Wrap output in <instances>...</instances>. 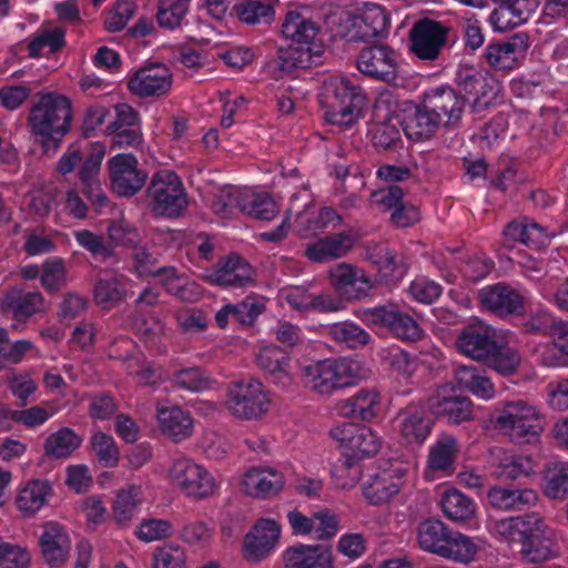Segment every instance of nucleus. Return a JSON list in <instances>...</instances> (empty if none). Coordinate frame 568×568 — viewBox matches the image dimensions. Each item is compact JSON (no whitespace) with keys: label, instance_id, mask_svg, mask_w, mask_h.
<instances>
[{"label":"nucleus","instance_id":"nucleus-57","mask_svg":"<svg viewBox=\"0 0 568 568\" xmlns=\"http://www.w3.org/2000/svg\"><path fill=\"white\" fill-rule=\"evenodd\" d=\"M40 282L48 293H57L67 284V268L62 258L52 257L41 265Z\"/></svg>","mask_w":568,"mask_h":568},{"label":"nucleus","instance_id":"nucleus-54","mask_svg":"<svg viewBox=\"0 0 568 568\" xmlns=\"http://www.w3.org/2000/svg\"><path fill=\"white\" fill-rule=\"evenodd\" d=\"M239 18L247 24H268L275 16L273 0H247L239 6Z\"/></svg>","mask_w":568,"mask_h":568},{"label":"nucleus","instance_id":"nucleus-30","mask_svg":"<svg viewBox=\"0 0 568 568\" xmlns=\"http://www.w3.org/2000/svg\"><path fill=\"white\" fill-rule=\"evenodd\" d=\"M479 300L484 307L499 316L520 314L524 311L521 296L501 283L481 288Z\"/></svg>","mask_w":568,"mask_h":568},{"label":"nucleus","instance_id":"nucleus-44","mask_svg":"<svg viewBox=\"0 0 568 568\" xmlns=\"http://www.w3.org/2000/svg\"><path fill=\"white\" fill-rule=\"evenodd\" d=\"M440 507L444 515L456 523L470 520L476 513L475 501L458 489L452 488L443 493Z\"/></svg>","mask_w":568,"mask_h":568},{"label":"nucleus","instance_id":"nucleus-26","mask_svg":"<svg viewBox=\"0 0 568 568\" xmlns=\"http://www.w3.org/2000/svg\"><path fill=\"white\" fill-rule=\"evenodd\" d=\"M355 235L343 231L321 237L305 247V256L315 263H327L345 257L354 247Z\"/></svg>","mask_w":568,"mask_h":568},{"label":"nucleus","instance_id":"nucleus-8","mask_svg":"<svg viewBox=\"0 0 568 568\" xmlns=\"http://www.w3.org/2000/svg\"><path fill=\"white\" fill-rule=\"evenodd\" d=\"M168 478L175 489L193 500L206 499L217 489L216 480L211 471L185 456L172 460L168 468Z\"/></svg>","mask_w":568,"mask_h":568},{"label":"nucleus","instance_id":"nucleus-47","mask_svg":"<svg viewBox=\"0 0 568 568\" xmlns=\"http://www.w3.org/2000/svg\"><path fill=\"white\" fill-rule=\"evenodd\" d=\"M542 493L554 500H565L568 497L567 462H554L547 466Z\"/></svg>","mask_w":568,"mask_h":568},{"label":"nucleus","instance_id":"nucleus-21","mask_svg":"<svg viewBox=\"0 0 568 568\" xmlns=\"http://www.w3.org/2000/svg\"><path fill=\"white\" fill-rule=\"evenodd\" d=\"M395 429L403 443L420 445L430 434L433 423L420 405L410 404L403 408L395 417Z\"/></svg>","mask_w":568,"mask_h":568},{"label":"nucleus","instance_id":"nucleus-4","mask_svg":"<svg viewBox=\"0 0 568 568\" xmlns=\"http://www.w3.org/2000/svg\"><path fill=\"white\" fill-rule=\"evenodd\" d=\"M494 425L511 442L527 444L538 439L545 429L546 418L538 405L514 399L496 409Z\"/></svg>","mask_w":568,"mask_h":568},{"label":"nucleus","instance_id":"nucleus-45","mask_svg":"<svg viewBox=\"0 0 568 568\" xmlns=\"http://www.w3.org/2000/svg\"><path fill=\"white\" fill-rule=\"evenodd\" d=\"M82 444V437L69 427L60 428L50 434L43 445L47 456L68 458Z\"/></svg>","mask_w":568,"mask_h":568},{"label":"nucleus","instance_id":"nucleus-17","mask_svg":"<svg viewBox=\"0 0 568 568\" xmlns=\"http://www.w3.org/2000/svg\"><path fill=\"white\" fill-rule=\"evenodd\" d=\"M363 321L372 325L388 327L398 338L406 341H418L424 335L423 328L412 316L393 305L365 310Z\"/></svg>","mask_w":568,"mask_h":568},{"label":"nucleus","instance_id":"nucleus-61","mask_svg":"<svg viewBox=\"0 0 568 568\" xmlns=\"http://www.w3.org/2000/svg\"><path fill=\"white\" fill-rule=\"evenodd\" d=\"M135 3L132 0H118L109 10L104 26L110 32L123 30L135 12Z\"/></svg>","mask_w":568,"mask_h":568},{"label":"nucleus","instance_id":"nucleus-42","mask_svg":"<svg viewBox=\"0 0 568 568\" xmlns=\"http://www.w3.org/2000/svg\"><path fill=\"white\" fill-rule=\"evenodd\" d=\"M507 239L518 241L527 246L538 248L549 241V234L545 227L528 219L510 222L504 230Z\"/></svg>","mask_w":568,"mask_h":568},{"label":"nucleus","instance_id":"nucleus-7","mask_svg":"<svg viewBox=\"0 0 568 568\" xmlns=\"http://www.w3.org/2000/svg\"><path fill=\"white\" fill-rule=\"evenodd\" d=\"M271 404L267 388L256 378L233 382L227 387L225 406L237 419H260L268 413Z\"/></svg>","mask_w":568,"mask_h":568},{"label":"nucleus","instance_id":"nucleus-46","mask_svg":"<svg viewBox=\"0 0 568 568\" xmlns=\"http://www.w3.org/2000/svg\"><path fill=\"white\" fill-rule=\"evenodd\" d=\"M314 53L313 47L290 43L278 49L274 63L281 73H290L297 68H308Z\"/></svg>","mask_w":568,"mask_h":568},{"label":"nucleus","instance_id":"nucleus-34","mask_svg":"<svg viewBox=\"0 0 568 568\" xmlns=\"http://www.w3.org/2000/svg\"><path fill=\"white\" fill-rule=\"evenodd\" d=\"M283 558L285 568H332L331 551L322 545L292 546Z\"/></svg>","mask_w":568,"mask_h":568},{"label":"nucleus","instance_id":"nucleus-3","mask_svg":"<svg viewBox=\"0 0 568 568\" xmlns=\"http://www.w3.org/2000/svg\"><path fill=\"white\" fill-rule=\"evenodd\" d=\"M368 371L361 361L341 357L315 362L303 369L306 387L322 396L351 387L365 378Z\"/></svg>","mask_w":568,"mask_h":568},{"label":"nucleus","instance_id":"nucleus-28","mask_svg":"<svg viewBox=\"0 0 568 568\" xmlns=\"http://www.w3.org/2000/svg\"><path fill=\"white\" fill-rule=\"evenodd\" d=\"M425 102L446 126L457 124L465 109V99L449 87L432 89L426 94Z\"/></svg>","mask_w":568,"mask_h":568},{"label":"nucleus","instance_id":"nucleus-38","mask_svg":"<svg viewBox=\"0 0 568 568\" xmlns=\"http://www.w3.org/2000/svg\"><path fill=\"white\" fill-rule=\"evenodd\" d=\"M282 34L291 43L313 47L318 34V27L311 19L297 11H288L282 23Z\"/></svg>","mask_w":568,"mask_h":568},{"label":"nucleus","instance_id":"nucleus-22","mask_svg":"<svg viewBox=\"0 0 568 568\" xmlns=\"http://www.w3.org/2000/svg\"><path fill=\"white\" fill-rule=\"evenodd\" d=\"M528 47L527 34L517 33L507 41L489 43L485 49V59L497 70H513L525 58Z\"/></svg>","mask_w":568,"mask_h":568},{"label":"nucleus","instance_id":"nucleus-63","mask_svg":"<svg viewBox=\"0 0 568 568\" xmlns=\"http://www.w3.org/2000/svg\"><path fill=\"white\" fill-rule=\"evenodd\" d=\"M132 268L140 277H151L158 268L159 257L144 245L135 244L132 247Z\"/></svg>","mask_w":568,"mask_h":568},{"label":"nucleus","instance_id":"nucleus-27","mask_svg":"<svg viewBox=\"0 0 568 568\" xmlns=\"http://www.w3.org/2000/svg\"><path fill=\"white\" fill-rule=\"evenodd\" d=\"M281 527L274 519H260L246 535L244 556L251 561H260L275 547Z\"/></svg>","mask_w":568,"mask_h":568},{"label":"nucleus","instance_id":"nucleus-24","mask_svg":"<svg viewBox=\"0 0 568 568\" xmlns=\"http://www.w3.org/2000/svg\"><path fill=\"white\" fill-rule=\"evenodd\" d=\"M404 470L399 467L383 469L369 476L363 485L365 499L373 506L387 504L398 494L402 485Z\"/></svg>","mask_w":568,"mask_h":568},{"label":"nucleus","instance_id":"nucleus-2","mask_svg":"<svg viewBox=\"0 0 568 568\" xmlns=\"http://www.w3.org/2000/svg\"><path fill=\"white\" fill-rule=\"evenodd\" d=\"M71 103L57 93L41 94L30 108L28 128L44 152L55 151L70 130Z\"/></svg>","mask_w":568,"mask_h":568},{"label":"nucleus","instance_id":"nucleus-56","mask_svg":"<svg viewBox=\"0 0 568 568\" xmlns=\"http://www.w3.org/2000/svg\"><path fill=\"white\" fill-rule=\"evenodd\" d=\"M90 444L94 457L101 466L112 468L119 464V449L112 436L103 432H97L92 435Z\"/></svg>","mask_w":568,"mask_h":568},{"label":"nucleus","instance_id":"nucleus-55","mask_svg":"<svg viewBox=\"0 0 568 568\" xmlns=\"http://www.w3.org/2000/svg\"><path fill=\"white\" fill-rule=\"evenodd\" d=\"M124 293V283L121 278L112 276L98 280L93 290V297L98 305L110 308L122 301Z\"/></svg>","mask_w":568,"mask_h":568},{"label":"nucleus","instance_id":"nucleus-36","mask_svg":"<svg viewBox=\"0 0 568 568\" xmlns=\"http://www.w3.org/2000/svg\"><path fill=\"white\" fill-rule=\"evenodd\" d=\"M367 257L376 266L382 283L392 285L403 278L404 272L398 261V254L387 244L381 243L368 247Z\"/></svg>","mask_w":568,"mask_h":568},{"label":"nucleus","instance_id":"nucleus-53","mask_svg":"<svg viewBox=\"0 0 568 568\" xmlns=\"http://www.w3.org/2000/svg\"><path fill=\"white\" fill-rule=\"evenodd\" d=\"M190 7V0H160L158 4V24L166 30L181 27Z\"/></svg>","mask_w":568,"mask_h":568},{"label":"nucleus","instance_id":"nucleus-18","mask_svg":"<svg viewBox=\"0 0 568 568\" xmlns=\"http://www.w3.org/2000/svg\"><path fill=\"white\" fill-rule=\"evenodd\" d=\"M497 344V332L494 327L479 323L468 325L456 337L457 351L476 362H487L494 354Z\"/></svg>","mask_w":568,"mask_h":568},{"label":"nucleus","instance_id":"nucleus-50","mask_svg":"<svg viewBox=\"0 0 568 568\" xmlns=\"http://www.w3.org/2000/svg\"><path fill=\"white\" fill-rule=\"evenodd\" d=\"M457 450L456 438L448 434H442L429 450V467L433 470H447L452 467Z\"/></svg>","mask_w":568,"mask_h":568},{"label":"nucleus","instance_id":"nucleus-40","mask_svg":"<svg viewBox=\"0 0 568 568\" xmlns=\"http://www.w3.org/2000/svg\"><path fill=\"white\" fill-rule=\"evenodd\" d=\"M51 493L52 486L48 480L32 479L19 490L16 503L20 511L31 516L47 504Z\"/></svg>","mask_w":568,"mask_h":568},{"label":"nucleus","instance_id":"nucleus-5","mask_svg":"<svg viewBox=\"0 0 568 568\" xmlns=\"http://www.w3.org/2000/svg\"><path fill=\"white\" fill-rule=\"evenodd\" d=\"M417 541L423 550L460 564L474 560L478 551L470 537L452 530L436 519H427L419 524Z\"/></svg>","mask_w":568,"mask_h":568},{"label":"nucleus","instance_id":"nucleus-58","mask_svg":"<svg viewBox=\"0 0 568 568\" xmlns=\"http://www.w3.org/2000/svg\"><path fill=\"white\" fill-rule=\"evenodd\" d=\"M151 568H187L184 548L173 542L156 547L152 554Z\"/></svg>","mask_w":568,"mask_h":568},{"label":"nucleus","instance_id":"nucleus-13","mask_svg":"<svg viewBox=\"0 0 568 568\" xmlns=\"http://www.w3.org/2000/svg\"><path fill=\"white\" fill-rule=\"evenodd\" d=\"M399 53L387 44L365 47L357 55L359 72L374 80L394 82L399 72Z\"/></svg>","mask_w":568,"mask_h":568},{"label":"nucleus","instance_id":"nucleus-16","mask_svg":"<svg viewBox=\"0 0 568 568\" xmlns=\"http://www.w3.org/2000/svg\"><path fill=\"white\" fill-rule=\"evenodd\" d=\"M172 83L173 74L165 64L150 63L130 75L128 88L139 98H160L170 92Z\"/></svg>","mask_w":568,"mask_h":568},{"label":"nucleus","instance_id":"nucleus-33","mask_svg":"<svg viewBox=\"0 0 568 568\" xmlns=\"http://www.w3.org/2000/svg\"><path fill=\"white\" fill-rule=\"evenodd\" d=\"M255 361L258 368L268 374L274 383L283 387L291 385V358L282 348L273 345L261 347Z\"/></svg>","mask_w":568,"mask_h":568},{"label":"nucleus","instance_id":"nucleus-11","mask_svg":"<svg viewBox=\"0 0 568 568\" xmlns=\"http://www.w3.org/2000/svg\"><path fill=\"white\" fill-rule=\"evenodd\" d=\"M202 278L213 286L236 290L255 286L257 274L244 257L229 254L220 258L213 267L207 268Z\"/></svg>","mask_w":568,"mask_h":568},{"label":"nucleus","instance_id":"nucleus-15","mask_svg":"<svg viewBox=\"0 0 568 568\" xmlns=\"http://www.w3.org/2000/svg\"><path fill=\"white\" fill-rule=\"evenodd\" d=\"M456 80L465 94L474 98L471 104L474 112H480L491 105L499 91L498 82L491 74L473 67H460Z\"/></svg>","mask_w":568,"mask_h":568},{"label":"nucleus","instance_id":"nucleus-41","mask_svg":"<svg viewBox=\"0 0 568 568\" xmlns=\"http://www.w3.org/2000/svg\"><path fill=\"white\" fill-rule=\"evenodd\" d=\"M65 30L59 27H42L29 38L30 58H40L60 51L65 44Z\"/></svg>","mask_w":568,"mask_h":568},{"label":"nucleus","instance_id":"nucleus-9","mask_svg":"<svg viewBox=\"0 0 568 568\" xmlns=\"http://www.w3.org/2000/svg\"><path fill=\"white\" fill-rule=\"evenodd\" d=\"M342 34L347 41L368 42L388 34L389 17L377 3H366L359 14H349L342 23Z\"/></svg>","mask_w":568,"mask_h":568},{"label":"nucleus","instance_id":"nucleus-29","mask_svg":"<svg viewBox=\"0 0 568 568\" xmlns=\"http://www.w3.org/2000/svg\"><path fill=\"white\" fill-rule=\"evenodd\" d=\"M156 420L162 434L173 442H182L193 434V418L179 405H158Z\"/></svg>","mask_w":568,"mask_h":568},{"label":"nucleus","instance_id":"nucleus-52","mask_svg":"<svg viewBox=\"0 0 568 568\" xmlns=\"http://www.w3.org/2000/svg\"><path fill=\"white\" fill-rule=\"evenodd\" d=\"M277 212L276 203L267 194H256L243 190L242 213L257 220L270 221L275 217Z\"/></svg>","mask_w":568,"mask_h":568},{"label":"nucleus","instance_id":"nucleus-64","mask_svg":"<svg viewBox=\"0 0 568 568\" xmlns=\"http://www.w3.org/2000/svg\"><path fill=\"white\" fill-rule=\"evenodd\" d=\"M30 559L29 552L19 545L0 542V568H27Z\"/></svg>","mask_w":568,"mask_h":568},{"label":"nucleus","instance_id":"nucleus-12","mask_svg":"<svg viewBox=\"0 0 568 568\" xmlns=\"http://www.w3.org/2000/svg\"><path fill=\"white\" fill-rule=\"evenodd\" d=\"M111 190L121 197H131L145 185L148 174L133 154L121 153L106 163Z\"/></svg>","mask_w":568,"mask_h":568},{"label":"nucleus","instance_id":"nucleus-60","mask_svg":"<svg viewBox=\"0 0 568 568\" xmlns=\"http://www.w3.org/2000/svg\"><path fill=\"white\" fill-rule=\"evenodd\" d=\"M173 383L176 387L192 393H200L211 387V381L200 368H182L174 373Z\"/></svg>","mask_w":568,"mask_h":568},{"label":"nucleus","instance_id":"nucleus-62","mask_svg":"<svg viewBox=\"0 0 568 568\" xmlns=\"http://www.w3.org/2000/svg\"><path fill=\"white\" fill-rule=\"evenodd\" d=\"M108 235L112 243L120 246L133 247L140 243L138 230L128 221L113 220L108 225Z\"/></svg>","mask_w":568,"mask_h":568},{"label":"nucleus","instance_id":"nucleus-49","mask_svg":"<svg viewBox=\"0 0 568 568\" xmlns=\"http://www.w3.org/2000/svg\"><path fill=\"white\" fill-rule=\"evenodd\" d=\"M243 190L235 186L222 189L211 203L212 211L221 219L229 220L242 213Z\"/></svg>","mask_w":568,"mask_h":568},{"label":"nucleus","instance_id":"nucleus-43","mask_svg":"<svg viewBox=\"0 0 568 568\" xmlns=\"http://www.w3.org/2000/svg\"><path fill=\"white\" fill-rule=\"evenodd\" d=\"M455 378L460 388L470 392L481 399H490L495 396L493 382L475 366H459L455 371Z\"/></svg>","mask_w":568,"mask_h":568},{"label":"nucleus","instance_id":"nucleus-19","mask_svg":"<svg viewBox=\"0 0 568 568\" xmlns=\"http://www.w3.org/2000/svg\"><path fill=\"white\" fill-rule=\"evenodd\" d=\"M333 439L348 449L354 458L374 456L382 446V440L375 432L366 426L344 423L329 432Z\"/></svg>","mask_w":568,"mask_h":568},{"label":"nucleus","instance_id":"nucleus-35","mask_svg":"<svg viewBox=\"0 0 568 568\" xmlns=\"http://www.w3.org/2000/svg\"><path fill=\"white\" fill-rule=\"evenodd\" d=\"M40 545L47 562L51 566H57L67 560L71 548V540L64 527L51 521L44 526Z\"/></svg>","mask_w":568,"mask_h":568},{"label":"nucleus","instance_id":"nucleus-1","mask_svg":"<svg viewBox=\"0 0 568 568\" xmlns=\"http://www.w3.org/2000/svg\"><path fill=\"white\" fill-rule=\"evenodd\" d=\"M488 530L500 541L520 542V554L529 562H541L559 555L556 530L538 511L493 520Z\"/></svg>","mask_w":568,"mask_h":568},{"label":"nucleus","instance_id":"nucleus-59","mask_svg":"<svg viewBox=\"0 0 568 568\" xmlns=\"http://www.w3.org/2000/svg\"><path fill=\"white\" fill-rule=\"evenodd\" d=\"M485 363L498 374L510 376L518 369L521 356L516 349L503 347L497 343L494 354Z\"/></svg>","mask_w":568,"mask_h":568},{"label":"nucleus","instance_id":"nucleus-14","mask_svg":"<svg viewBox=\"0 0 568 568\" xmlns=\"http://www.w3.org/2000/svg\"><path fill=\"white\" fill-rule=\"evenodd\" d=\"M449 29L440 22L425 18L409 31L410 51L420 60L435 61L447 43Z\"/></svg>","mask_w":568,"mask_h":568},{"label":"nucleus","instance_id":"nucleus-10","mask_svg":"<svg viewBox=\"0 0 568 568\" xmlns=\"http://www.w3.org/2000/svg\"><path fill=\"white\" fill-rule=\"evenodd\" d=\"M153 210L169 217L178 216L186 207L187 201L183 184L172 171H160L153 175L148 187Z\"/></svg>","mask_w":568,"mask_h":568},{"label":"nucleus","instance_id":"nucleus-25","mask_svg":"<svg viewBox=\"0 0 568 568\" xmlns=\"http://www.w3.org/2000/svg\"><path fill=\"white\" fill-rule=\"evenodd\" d=\"M471 400L454 394L453 389L444 386L429 399V408L438 417L446 418L450 424L469 420L473 415Z\"/></svg>","mask_w":568,"mask_h":568},{"label":"nucleus","instance_id":"nucleus-48","mask_svg":"<svg viewBox=\"0 0 568 568\" xmlns=\"http://www.w3.org/2000/svg\"><path fill=\"white\" fill-rule=\"evenodd\" d=\"M327 334L333 341L351 349L363 347L371 341V335L364 328L348 321L332 324Z\"/></svg>","mask_w":568,"mask_h":568},{"label":"nucleus","instance_id":"nucleus-39","mask_svg":"<svg viewBox=\"0 0 568 568\" xmlns=\"http://www.w3.org/2000/svg\"><path fill=\"white\" fill-rule=\"evenodd\" d=\"M4 311L11 312L16 318H29L44 310V298L39 291L23 292L12 288L1 301Z\"/></svg>","mask_w":568,"mask_h":568},{"label":"nucleus","instance_id":"nucleus-20","mask_svg":"<svg viewBox=\"0 0 568 568\" xmlns=\"http://www.w3.org/2000/svg\"><path fill=\"white\" fill-rule=\"evenodd\" d=\"M328 278L332 287L347 298L366 296L374 283L367 273L353 264L338 263L328 270Z\"/></svg>","mask_w":568,"mask_h":568},{"label":"nucleus","instance_id":"nucleus-6","mask_svg":"<svg viewBox=\"0 0 568 568\" xmlns=\"http://www.w3.org/2000/svg\"><path fill=\"white\" fill-rule=\"evenodd\" d=\"M323 95L327 105L326 120L338 126H349L356 122L366 102L363 88L355 79L344 75L326 80Z\"/></svg>","mask_w":568,"mask_h":568},{"label":"nucleus","instance_id":"nucleus-37","mask_svg":"<svg viewBox=\"0 0 568 568\" xmlns=\"http://www.w3.org/2000/svg\"><path fill=\"white\" fill-rule=\"evenodd\" d=\"M440 124L439 118L427 108L426 102L423 106H415L414 111L407 113L402 121V128L406 136L414 141L429 139Z\"/></svg>","mask_w":568,"mask_h":568},{"label":"nucleus","instance_id":"nucleus-32","mask_svg":"<svg viewBox=\"0 0 568 568\" xmlns=\"http://www.w3.org/2000/svg\"><path fill=\"white\" fill-rule=\"evenodd\" d=\"M381 394L375 388H362L353 396L338 403V412L347 418L371 420L377 416Z\"/></svg>","mask_w":568,"mask_h":568},{"label":"nucleus","instance_id":"nucleus-31","mask_svg":"<svg viewBox=\"0 0 568 568\" xmlns=\"http://www.w3.org/2000/svg\"><path fill=\"white\" fill-rule=\"evenodd\" d=\"M288 214H295L294 230L300 237H311L322 231L308 190L304 187L290 199Z\"/></svg>","mask_w":568,"mask_h":568},{"label":"nucleus","instance_id":"nucleus-23","mask_svg":"<svg viewBox=\"0 0 568 568\" xmlns=\"http://www.w3.org/2000/svg\"><path fill=\"white\" fill-rule=\"evenodd\" d=\"M241 484L246 495L254 498H268L283 490L285 477L273 467H253L243 475Z\"/></svg>","mask_w":568,"mask_h":568},{"label":"nucleus","instance_id":"nucleus-51","mask_svg":"<svg viewBox=\"0 0 568 568\" xmlns=\"http://www.w3.org/2000/svg\"><path fill=\"white\" fill-rule=\"evenodd\" d=\"M142 498V487L140 485H129L119 490L113 504V515L119 524L130 521L138 509Z\"/></svg>","mask_w":568,"mask_h":568}]
</instances>
